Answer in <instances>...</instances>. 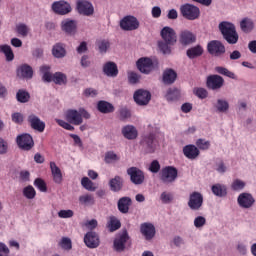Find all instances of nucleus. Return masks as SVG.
Listing matches in <instances>:
<instances>
[{"instance_id": "51", "label": "nucleus", "mask_w": 256, "mask_h": 256, "mask_svg": "<svg viewBox=\"0 0 256 256\" xmlns=\"http://www.w3.org/2000/svg\"><path fill=\"white\" fill-rule=\"evenodd\" d=\"M55 121L60 127H62V129H66V131H75L73 124L69 123L68 121L66 122L62 119H55Z\"/></svg>"}, {"instance_id": "29", "label": "nucleus", "mask_w": 256, "mask_h": 256, "mask_svg": "<svg viewBox=\"0 0 256 256\" xmlns=\"http://www.w3.org/2000/svg\"><path fill=\"white\" fill-rule=\"evenodd\" d=\"M50 169L54 183L61 185V183H63V173L61 172V168H59L55 162H50Z\"/></svg>"}, {"instance_id": "17", "label": "nucleus", "mask_w": 256, "mask_h": 256, "mask_svg": "<svg viewBox=\"0 0 256 256\" xmlns=\"http://www.w3.org/2000/svg\"><path fill=\"white\" fill-rule=\"evenodd\" d=\"M207 51L210 55H215V57H220L225 53V45L219 40H212L207 45Z\"/></svg>"}, {"instance_id": "6", "label": "nucleus", "mask_w": 256, "mask_h": 256, "mask_svg": "<svg viewBox=\"0 0 256 256\" xmlns=\"http://www.w3.org/2000/svg\"><path fill=\"white\" fill-rule=\"evenodd\" d=\"M133 99L139 107H145L149 105L151 101V92L145 89H138L133 94Z\"/></svg>"}, {"instance_id": "25", "label": "nucleus", "mask_w": 256, "mask_h": 256, "mask_svg": "<svg viewBox=\"0 0 256 256\" xmlns=\"http://www.w3.org/2000/svg\"><path fill=\"white\" fill-rule=\"evenodd\" d=\"M140 232L144 235L147 241H151L155 237V226L151 223H142L140 226Z\"/></svg>"}, {"instance_id": "63", "label": "nucleus", "mask_w": 256, "mask_h": 256, "mask_svg": "<svg viewBox=\"0 0 256 256\" xmlns=\"http://www.w3.org/2000/svg\"><path fill=\"white\" fill-rule=\"evenodd\" d=\"M17 33L19 35H22V37H27V34L29 33V28H27V25L25 24H19L17 27Z\"/></svg>"}, {"instance_id": "41", "label": "nucleus", "mask_w": 256, "mask_h": 256, "mask_svg": "<svg viewBox=\"0 0 256 256\" xmlns=\"http://www.w3.org/2000/svg\"><path fill=\"white\" fill-rule=\"evenodd\" d=\"M212 193L216 195V197H225L227 196V187L221 184H215L212 186Z\"/></svg>"}, {"instance_id": "33", "label": "nucleus", "mask_w": 256, "mask_h": 256, "mask_svg": "<svg viewBox=\"0 0 256 256\" xmlns=\"http://www.w3.org/2000/svg\"><path fill=\"white\" fill-rule=\"evenodd\" d=\"M203 53H204V50H203V46L201 45L193 46L186 51V55L188 59H197V57H201Z\"/></svg>"}, {"instance_id": "40", "label": "nucleus", "mask_w": 256, "mask_h": 256, "mask_svg": "<svg viewBox=\"0 0 256 256\" xmlns=\"http://www.w3.org/2000/svg\"><path fill=\"white\" fill-rule=\"evenodd\" d=\"M78 201L80 205L91 206L95 205V197L93 194H84L79 196Z\"/></svg>"}, {"instance_id": "58", "label": "nucleus", "mask_w": 256, "mask_h": 256, "mask_svg": "<svg viewBox=\"0 0 256 256\" xmlns=\"http://www.w3.org/2000/svg\"><path fill=\"white\" fill-rule=\"evenodd\" d=\"M74 215L75 212H73V210H60L58 212V217H60V219H71Z\"/></svg>"}, {"instance_id": "9", "label": "nucleus", "mask_w": 256, "mask_h": 256, "mask_svg": "<svg viewBox=\"0 0 256 256\" xmlns=\"http://www.w3.org/2000/svg\"><path fill=\"white\" fill-rule=\"evenodd\" d=\"M127 175H129L130 181L134 185H143L145 181V173L137 167L128 168Z\"/></svg>"}, {"instance_id": "1", "label": "nucleus", "mask_w": 256, "mask_h": 256, "mask_svg": "<svg viewBox=\"0 0 256 256\" xmlns=\"http://www.w3.org/2000/svg\"><path fill=\"white\" fill-rule=\"evenodd\" d=\"M219 31L222 33L223 39L229 44V45H236L239 41V34L237 33V29L235 28V24L231 22H221L219 24Z\"/></svg>"}, {"instance_id": "2", "label": "nucleus", "mask_w": 256, "mask_h": 256, "mask_svg": "<svg viewBox=\"0 0 256 256\" xmlns=\"http://www.w3.org/2000/svg\"><path fill=\"white\" fill-rule=\"evenodd\" d=\"M83 118L91 119V114L84 108H79V110L69 109L65 113V119L71 125H83Z\"/></svg>"}, {"instance_id": "55", "label": "nucleus", "mask_w": 256, "mask_h": 256, "mask_svg": "<svg viewBox=\"0 0 256 256\" xmlns=\"http://www.w3.org/2000/svg\"><path fill=\"white\" fill-rule=\"evenodd\" d=\"M169 45H171V44H169L165 41L164 42L161 41V42L158 43V47L164 55H169L171 53V47Z\"/></svg>"}, {"instance_id": "16", "label": "nucleus", "mask_w": 256, "mask_h": 256, "mask_svg": "<svg viewBox=\"0 0 256 256\" xmlns=\"http://www.w3.org/2000/svg\"><path fill=\"white\" fill-rule=\"evenodd\" d=\"M160 35L165 43H168L169 45H175L177 43V33L175 30L169 26H165L161 32Z\"/></svg>"}, {"instance_id": "23", "label": "nucleus", "mask_w": 256, "mask_h": 256, "mask_svg": "<svg viewBox=\"0 0 256 256\" xmlns=\"http://www.w3.org/2000/svg\"><path fill=\"white\" fill-rule=\"evenodd\" d=\"M183 155L190 159V161H194V159H197L199 155H201V151H199V148L193 144H188L183 147Z\"/></svg>"}, {"instance_id": "34", "label": "nucleus", "mask_w": 256, "mask_h": 256, "mask_svg": "<svg viewBox=\"0 0 256 256\" xmlns=\"http://www.w3.org/2000/svg\"><path fill=\"white\" fill-rule=\"evenodd\" d=\"M97 109L100 113H113V111H115V107L113 106V104L104 101V100H100L97 104Z\"/></svg>"}, {"instance_id": "39", "label": "nucleus", "mask_w": 256, "mask_h": 256, "mask_svg": "<svg viewBox=\"0 0 256 256\" xmlns=\"http://www.w3.org/2000/svg\"><path fill=\"white\" fill-rule=\"evenodd\" d=\"M0 53H4L6 57V61L11 62L13 59H15V54L13 53V49H11V46L5 44L0 45Z\"/></svg>"}, {"instance_id": "12", "label": "nucleus", "mask_w": 256, "mask_h": 256, "mask_svg": "<svg viewBox=\"0 0 256 256\" xmlns=\"http://www.w3.org/2000/svg\"><path fill=\"white\" fill-rule=\"evenodd\" d=\"M188 207L192 211H199L203 207V194L200 192H192L189 196Z\"/></svg>"}, {"instance_id": "32", "label": "nucleus", "mask_w": 256, "mask_h": 256, "mask_svg": "<svg viewBox=\"0 0 256 256\" xmlns=\"http://www.w3.org/2000/svg\"><path fill=\"white\" fill-rule=\"evenodd\" d=\"M52 55L56 59H63L67 55V50H65V44L56 43L52 48Z\"/></svg>"}, {"instance_id": "43", "label": "nucleus", "mask_w": 256, "mask_h": 256, "mask_svg": "<svg viewBox=\"0 0 256 256\" xmlns=\"http://www.w3.org/2000/svg\"><path fill=\"white\" fill-rule=\"evenodd\" d=\"M16 99L18 103H29V100L31 99V95L29 94V92L20 89L16 93Z\"/></svg>"}, {"instance_id": "4", "label": "nucleus", "mask_w": 256, "mask_h": 256, "mask_svg": "<svg viewBox=\"0 0 256 256\" xmlns=\"http://www.w3.org/2000/svg\"><path fill=\"white\" fill-rule=\"evenodd\" d=\"M180 12L182 17L188 21H195L201 17V10H199V7L193 4H183L180 7Z\"/></svg>"}, {"instance_id": "54", "label": "nucleus", "mask_w": 256, "mask_h": 256, "mask_svg": "<svg viewBox=\"0 0 256 256\" xmlns=\"http://www.w3.org/2000/svg\"><path fill=\"white\" fill-rule=\"evenodd\" d=\"M231 187L233 191H241L245 189V182L243 180L236 179L233 181Z\"/></svg>"}, {"instance_id": "21", "label": "nucleus", "mask_w": 256, "mask_h": 256, "mask_svg": "<svg viewBox=\"0 0 256 256\" xmlns=\"http://www.w3.org/2000/svg\"><path fill=\"white\" fill-rule=\"evenodd\" d=\"M224 83L225 80L219 75H210L207 77L206 81L208 89H212V91H217V89H221Z\"/></svg>"}, {"instance_id": "30", "label": "nucleus", "mask_w": 256, "mask_h": 256, "mask_svg": "<svg viewBox=\"0 0 256 256\" xmlns=\"http://www.w3.org/2000/svg\"><path fill=\"white\" fill-rule=\"evenodd\" d=\"M162 81L164 85H173L177 81V72L171 68L164 70Z\"/></svg>"}, {"instance_id": "38", "label": "nucleus", "mask_w": 256, "mask_h": 256, "mask_svg": "<svg viewBox=\"0 0 256 256\" xmlns=\"http://www.w3.org/2000/svg\"><path fill=\"white\" fill-rule=\"evenodd\" d=\"M167 101H179L181 97V91L177 88H169L165 95Z\"/></svg>"}, {"instance_id": "22", "label": "nucleus", "mask_w": 256, "mask_h": 256, "mask_svg": "<svg viewBox=\"0 0 256 256\" xmlns=\"http://www.w3.org/2000/svg\"><path fill=\"white\" fill-rule=\"evenodd\" d=\"M16 75L19 79H33V67L29 64H21L16 69Z\"/></svg>"}, {"instance_id": "28", "label": "nucleus", "mask_w": 256, "mask_h": 256, "mask_svg": "<svg viewBox=\"0 0 256 256\" xmlns=\"http://www.w3.org/2000/svg\"><path fill=\"white\" fill-rule=\"evenodd\" d=\"M122 135L123 137H125V139L133 141L139 136V132L137 131V128H135V126L126 125L122 128Z\"/></svg>"}, {"instance_id": "15", "label": "nucleus", "mask_w": 256, "mask_h": 256, "mask_svg": "<svg viewBox=\"0 0 256 256\" xmlns=\"http://www.w3.org/2000/svg\"><path fill=\"white\" fill-rule=\"evenodd\" d=\"M27 122L31 129L38 131V133H43L45 131V122L35 114H29L27 117Z\"/></svg>"}, {"instance_id": "50", "label": "nucleus", "mask_w": 256, "mask_h": 256, "mask_svg": "<svg viewBox=\"0 0 256 256\" xmlns=\"http://www.w3.org/2000/svg\"><path fill=\"white\" fill-rule=\"evenodd\" d=\"M216 108L219 113H225V111H229V102L219 99Z\"/></svg>"}, {"instance_id": "24", "label": "nucleus", "mask_w": 256, "mask_h": 256, "mask_svg": "<svg viewBox=\"0 0 256 256\" xmlns=\"http://www.w3.org/2000/svg\"><path fill=\"white\" fill-rule=\"evenodd\" d=\"M61 29L67 35H75L77 33V21L66 19L61 22Z\"/></svg>"}, {"instance_id": "5", "label": "nucleus", "mask_w": 256, "mask_h": 256, "mask_svg": "<svg viewBox=\"0 0 256 256\" xmlns=\"http://www.w3.org/2000/svg\"><path fill=\"white\" fill-rule=\"evenodd\" d=\"M179 177V171L174 166H166L161 170L160 179L162 183H174Z\"/></svg>"}, {"instance_id": "47", "label": "nucleus", "mask_w": 256, "mask_h": 256, "mask_svg": "<svg viewBox=\"0 0 256 256\" xmlns=\"http://www.w3.org/2000/svg\"><path fill=\"white\" fill-rule=\"evenodd\" d=\"M23 195L26 197V199H35V195H37V191H35V188L33 186H27L23 189Z\"/></svg>"}, {"instance_id": "49", "label": "nucleus", "mask_w": 256, "mask_h": 256, "mask_svg": "<svg viewBox=\"0 0 256 256\" xmlns=\"http://www.w3.org/2000/svg\"><path fill=\"white\" fill-rule=\"evenodd\" d=\"M100 53H107V49L111 47L109 40H99L96 43Z\"/></svg>"}, {"instance_id": "46", "label": "nucleus", "mask_w": 256, "mask_h": 256, "mask_svg": "<svg viewBox=\"0 0 256 256\" xmlns=\"http://www.w3.org/2000/svg\"><path fill=\"white\" fill-rule=\"evenodd\" d=\"M81 185L82 187H84V189H86L87 191H95V189H97L95 187V184L93 183V181H91L88 177H83L81 180Z\"/></svg>"}, {"instance_id": "31", "label": "nucleus", "mask_w": 256, "mask_h": 256, "mask_svg": "<svg viewBox=\"0 0 256 256\" xmlns=\"http://www.w3.org/2000/svg\"><path fill=\"white\" fill-rule=\"evenodd\" d=\"M123 177L116 175L114 178L109 180V187L113 193H119L123 190Z\"/></svg>"}, {"instance_id": "59", "label": "nucleus", "mask_w": 256, "mask_h": 256, "mask_svg": "<svg viewBox=\"0 0 256 256\" xmlns=\"http://www.w3.org/2000/svg\"><path fill=\"white\" fill-rule=\"evenodd\" d=\"M105 163H113V161H119V157L114 152H107L104 158Z\"/></svg>"}, {"instance_id": "3", "label": "nucleus", "mask_w": 256, "mask_h": 256, "mask_svg": "<svg viewBox=\"0 0 256 256\" xmlns=\"http://www.w3.org/2000/svg\"><path fill=\"white\" fill-rule=\"evenodd\" d=\"M131 247V237H129V233L127 230H124L122 233L118 234L113 242L114 251L117 253H123L126 247Z\"/></svg>"}, {"instance_id": "11", "label": "nucleus", "mask_w": 256, "mask_h": 256, "mask_svg": "<svg viewBox=\"0 0 256 256\" xmlns=\"http://www.w3.org/2000/svg\"><path fill=\"white\" fill-rule=\"evenodd\" d=\"M237 203L241 209H251L255 205V198L251 193L243 192L239 194Z\"/></svg>"}, {"instance_id": "45", "label": "nucleus", "mask_w": 256, "mask_h": 256, "mask_svg": "<svg viewBox=\"0 0 256 256\" xmlns=\"http://www.w3.org/2000/svg\"><path fill=\"white\" fill-rule=\"evenodd\" d=\"M216 73H219V75H224L225 77H229L230 79H235V73L229 71V69L222 67V66H217L215 68Z\"/></svg>"}, {"instance_id": "36", "label": "nucleus", "mask_w": 256, "mask_h": 256, "mask_svg": "<svg viewBox=\"0 0 256 256\" xmlns=\"http://www.w3.org/2000/svg\"><path fill=\"white\" fill-rule=\"evenodd\" d=\"M40 72L42 73V81H44L45 83H51V81H53V74H51V66H41Z\"/></svg>"}, {"instance_id": "27", "label": "nucleus", "mask_w": 256, "mask_h": 256, "mask_svg": "<svg viewBox=\"0 0 256 256\" xmlns=\"http://www.w3.org/2000/svg\"><path fill=\"white\" fill-rule=\"evenodd\" d=\"M103 73L107 77H117L119 75V68L115 62H106L103 66Z\"/></svg>"}, {"instance_id": "35", "label": "nucleus", "mask_w": 256, "mask_h": 256, "mask_svg": "<svg viewBox=\"0 0 256 256\" xmlns=\"http://www.w3.org/2000/svg\"><path fill=\"white\" fill-rule=\"evenodd\" d=\"M255 27L253 20L250 18H244L240 22V29L243 33H251Z\"/></svg>"}, {"instance_id": "57", "label": "nucleus", "mask_w": 256, "mask_h": 256, "mask_svg": "<svg viewBox=\"0 0 256 256\" xmlns=\"http://www.w3.org/2000/svg\"><path fill=\"white\" fill-rule=\"evenodd\" d=\"M11 119L13 123H16V125H22L24 121V116L23 114L16 112V113H12Z\"/></svg>"}, {"instance_id": "7", "label": "nucleus", "mask_w": 256, "mask_h": 256, "mask_svg": "<svg viewBox=\"0 0 256 256\" xmlns=\"http://www.w3.org/2000/svg\"><path fill=\"white\" fill-rule=\"evenodd\" d=\"M16 143L22 151H31L32 147H35V142L33 141L31 134H22L17 136Z\"/></svg>"}, {"instance_id": "37", "label": "nucleus", "mask_w": 256, "mask_h": 256, "mask_svg": "<svg viewBox=\"0 0 256 256\" xmlns=\"http://www.w3.org/2000/svg\"><path fill=\"white\" fill-rule=\"evenodd\" d=\"M107 228L109 229L110 233L117 231V229H121V221L117 219L115 216H110L109 221L107 223Z\"/></svg>"}, {"instance_id": "53", "label": "nucleus", "mask_w": 256, "mask_h": 256, "mask_svg": "<svg viewBox=\"0 0 256 256\" xmlns=\"http://www.w3.org/2000/svg\"><path fill=\"white\" fill-rule=\"evenodd\" d=\"M60 247L62 249H65V251H71V249H73V244L71 242V239L66 237L62 238L60 242Z\"/></svg>"}, {"instance_id": "19", "label": "nucleus", "mask_w": 256, "mask_h": 256, "mask_svg": "<svg viewBox=\"0 0 256 256\" xmlns=\"http://www.w3.org/2000/svg\"><path fill=\"white\" fill-rule=\"evenodd\" d=\"M77 11L80 15H85L86 17H90L95 12L93 8V4L87 0H79L76 4Z\"/></svg>"}, {"instance_id": "14", "label": "nucleus", "mask_w": 256, "mask_h": 256, "mask_svg": "<svg viewBox=\"0 0 256 256\" xmlns=\"http://www.w3.org/2000/svg\"><path fill=\"white\" fill-rule=\"evenodd\" d=\"M120 27L123 31H135L139 29V20L134 16H126L120 21Z\"/></svg>"}, {"instance_id": "62", "label": "nucleus", "mask_w": 256, "mask_h": 256, "mask_svg": "<svg viewBox=\"0 0 256 256\" xmlns=\"http://www.w3.org/2000/svg\"><path fill=\"white\" fill-rule=\"evenodd\" d=\"M160 199L162 203L164 204H169L171 201H173V194L168 193V192H163L160 196Z\"/></svg>"}, {"instance_id": "48", "label": "nucleus", "mask_w": 256, "mask_h": 256, "mask_svg": "<svg viewBox=\"0 0 256 256\" xmlns=\"http://www.w3.org/2000/svg\"><path fill=\"white\" fill-rule=\"evenodd\" d=\"M34 186L37 187L41 193H47V183L43 178H36L34 180Z\"/></svg>"}, {"instance_id": "64", "label": "nucleus", "mask_w": 256, "mask_h": 256, "mask_svg": "<svg viewBox=\"0 0 256 256\" xmlns=\"http://www.w3.org/2000/svg\"><path fill=\"white\" fill-rule=\"evenodd\" d=\"M205 223H207V219H205V217H203V216H198L194 219V226L197 229L203 227L205 225Z\"/></svg>"}, {"instance_id": "56", "label": "nucleus", "mask_w": 256, "mask_h": 256, "mask_svg": "<svg viewBox=\"0 0 256 256\" xmlns=\"http://www.w3.org/2000/svg\"><path fill=\"white\" fill-rule=\"evenodd\" d=\"M119 119L120 121H125L127 119H130L131 117V110L127 109V108H121L119 110Z\"/></svg>"}, {"instance_id": "52", "label": "nucleus", "mask_w": 256, "mask_h": 256, "mask_svg": "<svg viewBox=\"0 0 256 256\" xmlns=\"http://www.w3.org/2000/svg\"><path fill=\"white\" fill-rule=\"evenodd\" d=\"M194 95L199 99H207L209 92L205 88H194L193 90Z\"/></svg>"}, {"instance_id": "8", "label": "nucleus", "mask_w": 256, "mask_h": 256, "mask_svg": "<svg viewBox=\"0 0 256 256\" xmlns=\"http://www.w3.org/2000/svg\"><path fill=\"white\" fill-rule=\"evenodd\" d=\"M140 145L145 153H155V133H149L142 137Z\"/></svg>"}, {"instance_id": "44", "label": "nucleus", "mask_w": 256, "mask_h": 256, "mask_svg": "<svg viewBox=\"0 0 256 256\" xmlns=\"http://www.w3.org/2000/svg\"><path fill=\"white\" fill-rule=\"evenodd\" d=\"M196 147L197 149H200V151H207L211 147V142L203 138H199L196 141Z\"/></svg>"}, {"instance_id": "13", "label": "nucleus", "mask_w": 256, "mask_h": 256, "mask_svg": "<svg viewBox=\"0 0 256 256\" xmlns=\"http://www.w3.org/2000/svg\"><path fill=\"white\" fill-rule=\"evenodd\" d=\"M84 243L88 249H97L101 245V240L99 239V234L94 231H89L84 236Z\"/></svg>"}, {"instance_id": "20", "label": "nucleus", "mask_w": 256, "mask_h": 256, "mask_svg": "<svg viewBox=\"0 0 256 256\" xmlns=\"http://www.w3.org/2000/svg\"><path fill=\"white\" fill-rule=\"evenodd\" d=\"M196 42H197V35H195V33L189 30H184L180 32L179 43H181L183 47L193 45V43H196Z\"/></svg>"}, {"instance_id": "26", "label": "nucleus", "mask_w": 256, "mask_h": 256, "mask_svg": "<svg viewBox=\"0 0 256 256\" xmlns=\"http://www.w3.org/2000/svg\"><path fill=\"white\" fill-rule=\"evenodd\" d=\"M133 204V200H131V197L124 196L120 198L117 202L118 211L120 213H123L124 215L129 213V207Z\"/></svg>"}, {"instance_id": "61", "label": "nucleus", "mask_w": 256, "mask_h": 256, "mask_svg": "<svg viewBox=\"0 0 256 256\" xmlns=\"http://www.w3.org/2000/svg\"><path fill=\"white\" fill-rule=\"evenodd\" d=\"M149 171H150L151 173H159V171H161V164H159V161H158V160H153V161L150 163Z\"/></svg>"}, {"instance_id": "10", "label": "nucleus", "mask_w": 256, "mask_h": 256, "mask_svg": "<svg viewBox=\"0 0 256 256\" xmlns=\"http://www.w3.org/2000/svg\"><path fill=\"white\" fill-rule=\"evenodd\" d=\"M137 69L140 73H144L145 75H149L153 69H155V64L151 58L142 57L136 62Z\"/></svg>"}, {"instance_id": "60", "label": "nucleus", "mask_w": 256, "mask_h": 256, "mask_svg": "<svg viewBox=\"0 0 256 256\" xmlns=\"http://www.w3.org/2000/svg\"><path fill=\"white\" fill-rule=\"evenodd\" d=\"M139 79H141V76L135 72H129L128 73V81L131 83V85H135L136 83H139Z\"/></svg>"}, {"instance_id": "42", "label": "nucleus", "mask_w": 256, "mask_h": 256, "mask_svg": "<svg viewBox=\"0 0 256 256\" xmlns=\"http://www.w3.org/2000/svg\"><path fill=\"white\" fill-rule=\"evenodd\" d=\"M52 81L55 85H67V75L62 72H56L53 74Z\"/></svg>"}, {"instance_id": "18", "label": "nucleus", "mask_w": 256, "mask_h": 256, "mask_svg": "<svg viewBox=\"0 0 256 256\" xmlns=\"http://www.w3.org/2000/svg\"><path fill=\"white\" fill-rule=\"evenodd\" d=\"M52 11H54L56 15H67L72 11L71 4L64 0L56 1L52 4Z\"/></svg>"}]
</instances>
